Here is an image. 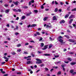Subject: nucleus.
<instances>
[{"instance_id": "37998d69", "label": "nucleus", "mask_w": 76, "mask_h": 76, "mask_svg": "<svg viewBox=\"0 0 76 76\" xmlns=\"http://www.w3.org/2000/svg\"><path fill=\"white\" fill-rule=\"evenodd\" d=\"M1 73H3V74L6 73V72L4 71H1Z\"/></svg>"}, {"instance_id": "a211bd4d", "label": "nucleus", "mask_w": 76, "mask_h": 76, "mask_svg": "<svg viewBox=\"0 0 76 76\" xmlns=\"http://www.w3.org/2000/svg\"><path fill=\"white\" fill-rule=\"evenodd\" d=\"M69 41L72 42H75V41L73 40L69 39Z\"/></svg>"}, {"instance_id": "7c9ffc66", "label": "nucleus", "mask_w": 76, "mask_h": 76, "mask_svg": "<svg viewBox=\"0 0 76 76\" xmlns=\"http://www.w3.org/2000/svg\"><path fill=\"white\" fill-rule=\"evenodd\" d=\"M67 60H69V61H72V59H71V58H68Z\"/></svg>"}, {"instance_id": "4be33fe9", "label": "nucleus", "mask_w": 76, "mask_h": 76, "mask_svg": "<svg viewBox=\"0 0 76 76\" xmlns=\"http://www.w3.org/2000/svg\"><path fill=\"white\" fill-rule=\"evenodd\" d=\"M64 37H66V38H67L68 39H69V36L67 35H64Z\"/></svg>"}, {"instance_id": "8fccbe9b", "label": "nucleus", "mask_w": 76, "mask_h": 76, "mask_svg": "<svg viewBox=\"0 0 76 76\" xmlns=\"http://www.w3.org/2000/svg\"><path fill=\"white\" fill-rule=\"evenodd\" d=\"M36 60L37 61H41V60L40 59H39V58H37Z\"/></svg>"}, {"instance_id": "5701e85b", "label": "nucleus", "mask_w": 76, "mask_h": 76, "mask_svg": "<svg viewBox=\"0 0 76 76\" xmlns=\"http://www.w3.org/2000/svg\"><path fill=\"white\" fill-rule=\"evenodd\" d=\"M4 59H6V60H9V59L8 58H7L6 56H4Z\"/></svg>"}, {"instance_id": "4d7b16f0", "label": "nucleus", "mask_w": 76, "mask_h": 76, "mask_svg": "<svg viewBox=\"0 0 76 76\" xmlns=\"http://www.w3.org/2000/svg\"><path fill=\"white\" fill-rule=\"evenodd\" d=\"M67 10L68 11H69V10H70V7H69L68 8H67Z\"/></svg>"}, {"instance_id": "0eeeda50", "label": "nucleus", "mask_w": 76, "mask_h": 76, "mask_svg": "<svg viewBox=\"0 0 76 76\" xmlns=\"http://www.w3.org/2000/svg\"><path fill=\"white\" fill-rule=\"evenodd\" d=\"M32 13V12H30L29 13H27L26 15V16H30V15H31V14Z\"/></svg>"}, {"instance_id": "aec40b11", "label": "nucleus", "mask_w": 76, "mask_h": 76, "mask_svg": "<svg viewBox=\"0 0 76 76\" xmlns=\"http://www.w3.org/2000/svg\"><path fill=\"white\" fill-rule=\"evenodd\" d=\"M51 27H52V26H48V25H46L47 28H51Z\"/></svg>"}, {"instance_id": "c9c22d12", "label": "nucleus", "mask_w": 76, "mask_h": 76, "mask_svg": "<svg viewBox=\"0 0 76 76\" xmlns=\"http://www.w3.org/2000/svg\"><path fill=\"white\" fill-rule=\"evenodd\" d=\"M23 54H28V53L27 52H24V53H23Z\"/></svg>"}, {"instance_id": "e433bc0d", "label": "nucleus", "mask_w": 76, "mask_h": 76, "mask_svg": "<svg viewBox=\"0 0 76 76\" xmlns=\"http://www.w3.org/2000/svg\"><path fill=\"white\" fill-rule=\"evenodd\" d=\"M11 54H12V55H15V54H16L15 52H13L11 53Z\"/></svg>"}, {"instance_id": "c85d7f7f", "label": "nucleus", "mask_w": 76, "mask_h": 76, "mask_svg": "<svg viewBox=\"0 0 76 76\" xmlns=\"http://www.w3.org/2000/svg\"><path fill=\"white\" fill-rule=\"evenodd\" d=\"M36 34L37 35H40V33H39V32H36Z\"/></svg>"}, {"instance_id": "f03ea898", "label": "nucleus", "mask_w": 76, "mask_h": 76, "mask_svg": "<svg viewBox=\"0 0 76 76\" xmlns=\"http://www.w3.org/2000/svg\"><path fill=\"white\" fill-rule=\"evenodd\" d=\"M64 23H65V21L64 20H61V21L60 22V24Z\"/></svg>"}, {"instance_id": "13d9d810", "label": "nucleus", "mask_w": 76, "mask_h": 76, "mask_svg": "<svg viewBox=\"0 0 76 76\" xmlns=\"http://www.w3.org/2000/svg\"><path fill=\"white\" fill-rule=\"evenodd\" d=\"M42 38L41 37L39 39V41H42Z\"/></svg>"}, {"instance_id": "603ef678", "label": "nucleus", "mask_w": 76, "mask_h": 76, "mask_svg": "<svg viewBox=\"0 0 76 76\" xmlns=\"http://www.w3.org/2000/svg\"><path fill=\"white\" fill-rule=\"evenodd\" d=\"M55 3L56 4H58V2H57L56 1H55Z\"/></svg>"}, {"instance_id": "6e6d98bb", "label": "nucleus", "mask_w": 76, "mask_h": 76, "mask_svg": "<svg viewBox=\"0 0 76 76\" xmlns=\"http://www.w3.org/2000/svg\"><path fill=\"white\" fill-rule=\"evenodd\" d=\"M69 61H64V63H67V64H68V63H69Z\"/></svg>"}, {"instance_id": "09e8293b", "label": "nucleus", "mask_w": 76, "mask_h": 76, "mask_svg": "<svg viewBox=\"0 0 76 76\" xmlns=\"http://www.w3.org/2000/svg\"><path fill=\"white\" fill-rule=\"evenodd\" d=\"M17 74L18 75H20V74H21V72H17Z\"/></svg>"}, {"instance_id": "6e6552de", "label": "nucleus", "mask_w": 76, "mask_h": 76, "mask_svg": "<svg viewBox=\"0 0 76 76\" xmlns=\"http://www.w3.org/2000/svg\"><path fill=\"white\" fill-rule=\"evenodd\" d=\"M73 19H71L69 21V24H71V23H72V22H73Z\"/></svg>"}, {"instance_id": "338daca9", "label": "nucleus", "mask_w": 76, "mask_h": 76, "mask_svg": "<svg viewBox=\"0 0 76 76\" xmlns=\"http://www.w3.org/2000/svg\"><path fill=\"white\" fill-rule=\"evenodd\" d=\"M18 12H21V10L20 9H18Z\"/></svg>"}, {"instance_id": "680f3d73", "label": "nucleus", "mask_w": 76, "mask_h": 76, "mask_svg": "<svg viewBox=\"0 0 76 76\" xmlns=\"http://www.w3.org/2000/svg\"><path fill=\"white\" fill-rule=\"evenodd\" d=\"M29 27H32L31 25H29L28 26V28H29Z\"/></svg>"}, {"instance_id": "6ab92c4d", "label": "nucleus", "mask_w": 76, "mask_h": 76, "mask_svg": "<svg viewBox=\"0 0 76 76\" xmlns=\"http://www.w3.org/2000/svg\"><path fill=\"white\" fill-rule=\"evenodd\" d=\"M58 40L60 42H63V40H62V39H60Z\"/></svg>"}, {"instance_id": "393cba45", "label": "nucleus", "mask_w": 76, "mask_h": 76, "mask_svg": "<svg viewBox=\"0 0 76 76\" xmlns=\"http://www.w3.org/2000/svg\"><path fill=\"white\" fill-rule=\"evenodd\" d=\"M71 11H72V12H73L74 11H76V8H75L72 9L71 10Z\"/></svg>"}, {"instance_id": "412c9836", "label": "nucleus", "mask_w": 76, "mask_h": 76, "mask_svg": "<svg viewBox=\"0 0 76 76\" xmlns=\"http://www.w3.org/2000/svg\"><path fill=\"white\" fill-rule=\"evenodd\" d=\"M41 45H40V47H42L44 45V43H41Z\"/></svg>"}, {"instance_id": "2eb2a0df", "label": "nucleus", "mask_w": 76, "mask_h": 76, "mask_svg": "<svg viewBox=\"0 0 76 76\" xmlns=\"http://www.w3.org/2000/svg\"><path fill=\"white\" fill-rule=\"evenodd\" d=\"M23 8H24V9H28V7L27 6H24L23 7Z\"/></svg>"}, {"instance_id": "f257e3e1", "label": "nucleus", "mask_w": 76, "mask_h": 76, "mask_svg": "<svg viewBox=\"0 0 76 76\" xmlns=\"http://www.w3.org/2000/svg\"><path fill=\"white\" fill-rule=\"evenodd\" d=\"M69 19H72V18H75V15L72 14L69 17Z\"/></svg>"}, {"instance_id": "a878e982", "label": "nucleus", "mask_w": 76, "mask_h": 76, "mask_svg": "<svg viewBox=\"0 0 76 76\" xmlns=\"http://www.w3.org/2000/svg\"><path fill=\"white\" fill-rule=\"evenodd\" d=\"M69 54H74V53L72 52H69Z\"/></svg>"}, {"instance_id": "052dcab7", "label": "nucleus", "mask_w": 76, "mask_h": 76, "mask_svg": "<svg viewBox=\"0 0 76 76\" xmlns=\"http://www.w3.org/2000/svg\"><path fill=\"white\" fill-rule=\"evenodd\" d=\"M44 66V64H42L40 65V67H42V66Z\"/></svg>"}, {"instance_id": "864d4df0", "label": "nucleus", "mask_w": 76, "mask_h": 76, "mask_svg": "<svg viewBox=\"0 0 76 76\" xmlns=\"http://www.w3.org/2000/svg\"><path fill=\"white\" fill-rule=\"evenodd\" d=\"M45 69L47 71V70H48V68H47V67H45Z\"/></svg>"}, {"instance_id": "a19ab883", "label": "nucleus", "mask_w": 76, "mask_h": 76, "mask_svg": "<svg viewBox=\"0 0 76 76\" xmlns=\"http://www.w3.org/2000/svg\"><path fill=\"white\" fill-rule=\"evenodd\" d=\"M34 12H35V13H38V10H34Z\"/></svg>"}, {"instance_id": "423d86ee", "label": "nucleus", "mask_w": 76, "mask_h": 76, "mask_svg": "<svg viewBox=\"0 0 76 76\" xmlns=\"http://www.w3.org/2000/svg\"><path fill=\"white\" fill-rule=\"evenodd\" d=\"M13 3H14V4H15L16 5V6H18V1H17L15 2H13Z\"/></svg>"}, {"instance_id": "dca6fc26", "label": "nucleus", "mask_w": 76, "mask_h": 76, "mask_svg": "<svg viewBox=\"0 0 76 76\" xmlns=\"http://www.w3.org/2000/svg\"><path fill=\"white\" fill-rule=\"evenodd\" d=\"M63 37L61 36H59L58 38H57V40H58L59 39H62Z\"/></svg>"}, {"instance_id": "5fc2aeb1", "label": "nucleus", "mask_w": 76, "mask_h": 76, "mask_svg": "<svg viewBox=\"0 0 76 76\" xmlns=\"http://www.w3.org/2000/svg\"><path fill=\"white\" fill-rule=\"evenodd\" d=\"M32 47H33L32 46H31V45H29V48H32Z\"/></svg>"}, {"instance_id": "4468645a", "label": "nucleus", "mask_w": 76, "mask_h": 76, "mask_svg": "<svg viewBox=\"0 0 76 76\" xmlns=\"http://www.w3.org/2000/svg\"><path fill=\"white\" fill-rule=\"evenodd\" d=\"M35 26H37V24H32L31 25V27H35Z\"/></svg>"}, {"instance_id": "bb28decb", "label": "nucleus", "mask_w": 76, "mask_h": 76, "mask_svg": "<svg viewBox=\"0 0 76 76\" xmlns=\"http://www.w3.org/2000/svg\"><path fill=\"white\" fill-rule=\"evenodd\" d=\"M33 52H32L31 53V55L32 56V57H35V55L33 54Z\"/></svg>"}, {"instance_id": "1a4fd4ad", "label": "nucleus", "mask_w": 76, "mask_h": 76, "mask_svg": "<svg viewBox=\"0 0 76 76\" xmlns=\"http://www.w3.org/2000/svg\"><path fill=\"white\" fill-rule=\"evenodd\" d=\"M48 48V47H47V46L45 45V46L44 48H42V50H46L47 48Z\"/></svg>"}, {"instance_id": "9b49d317", "label": "nucleus", "mask_w": 76, "mask_h": 76, "mask_svg": "<svg viewBox=\"0 0 76 76\" xmlns=\"http://www.w3.org/2000/svg\"><path fill=\"white\" fill-rule=\"evenodd\" d=\"M36 63H37V64H41V63H42V62L41 61H37L36 62Z\"/></svg>"}, {"instance_id": "c03bdc74", "label": "nucleus", "mask_w": 76, "mask_h": 76, "mask_svg": "<svg viewBox=\"0 0 76 76\" xmlns=\"http://www.w3.org/2000/svg\"><path fill=\"white\" fill-rule=\"evenodd\" d=\"M18 29V26H16V28H15L14 30H16V29Z\"/></svg>"}, {"instance_id": "4c0bfd02", "label": "nucleus", "mask_w": 76, "mask_h": 76, "mask_svg": "<svg viewBox=\"0 0 76 76\" xmlns=\"http://www.w3.org/2000/svg\"><path fill=\"white\" fill-rule=\"evenodd\" d=\"M31 63V61H28L27 62V64H29Z\"/></svg>"}, {"instance_id": "f704fd0d", "label": "nucleus", "mask_w": 76, "mask_h": 76, "mask_svg": "<svg viewBox=\"0 0 76 76\" xmlns=\"http://www.w3.org/2000/svg\"><path fill=\"white\" fill-rule=\"evenodd\" d=\"M53 47V46L52 45H49V48H51V47Z\"/></svg>"}, {"instance_id": "ddd939ff", "label": "nucleus", "mask_w": 76, "mask_h": 76, "mask_svg": "<svg viewBox=\"0 0 76 76\" xmlns=\"http://www.w3.org/2000/svg\"><path fill=\"white\" fill-rule=\"evenodd\" d=\"M69 16V14H67L65 16V18H67Z\"/></svg>"}, {"instance_id": "49530a36", "label": "nucleus", "mask_w": 76, "mask_h": 76, "mask_svg": "<svg viewBox=\"0 0 76 76\" xmlns=\"http://www.w3.org/2000/svg\"><path fill=\"white\" fill-rule=\"evenodd\" d=\"M29 45V43H26L25 45Z\"/></svg>"}, {"instance_id": "f3484780", "label": "nucleus", "mask_w": 76, "mask_h": 76, "mask_svg": "<svg viewBox=\"0 0 76 76\" xmlns=\"http://www.w3.org/2000/svg\"><path fill=\"white\" fill-rule=\"evenodd\" d=\"M43 55L45 56H50V54H45Z\"/></svg>"}, {"instance_id": "a18cd8bd", "label": "nucleus", "mask_w": 76, "mask_h": 76, "mask_svg": "<svg viewBox=\"0 0 76 76\" xmlns=\"http://www.w3.org/2000/svg\"><path fill=\"white\" fill-rule=\"evenodd\" d=\"M5 63H6V62H3L2 63L1 65H4V64H5Z\"/></svg>"}, {"instance_id": "39448f33", "label": "nucleus", "mask_w": 76, "mask_h": 76, "mask_svg": "<svg viewBox=\"0 0 76 76\" xmlns=\"http://www.w3.org/2000/svg\"><path fill=\"white\" fill-rule=\"evenodd\" d=\"M55 64H61V62L60 61H58V62H54Z\"/></svg>"}, {"instance_id": "f8f14e48", "label": "nucleus", "mask_w": 76, "mask_h": 76, "mask_svg": "<svg viewBox=\"0 0 76 76\" xmlns=\"http://www.w3.org/2000/svg\"><path fill=\"white\" fill-rule=\"evenodd\" d=\"M26 16H23L21 18V19L22 20H23V19H25V18Z\"/></svg>"}, {"instance_id": "3c124183", "label": "nucleus", "mask_w": 76, "mask_h": 76, "mask_svg": "<svg viewBox=\"0 0 76 76\" xmlns=\"http://www.w3.org/2000/svg\"><path fill=\"white\" fill-rule=\"evenodd\" d=\"M59 57V55H57V56H55V58H57V57Z\"/></svg>"}, {"instance_id": "ea45409f", "label": "nucleus", "mask_w": 76, "mask_h": 76, "mask_svg": "<svg viewBox=\"0 0 76 76\" xmlns=\"http://www.w3.org/2000/svg\"><path fill=\"white\" fill-rule=\"evenodd\" d=\"M4 6L5 7H8V4H5L4 5Z\"/></svg>"}, {"instance_id": "473e14b6", "label": "nucleus", "mask_w": 76, "mask_h": 76, "mask_svg": "<svg viewBox=\"0 0 76 76\" xmlns=\"http://www.w3.org/2000/svg\"><path fill=\"white\" fill-rule=\"evenodd\" d=\"M21 46V45L20 44H18L17 45V47H20Z\"/></svg>"}, {"instance_id": "bf43d9fd", "label": "nucleus", "mask_w": 76, "mask_h": 76, "mask_svg": "<svg viewBox=\"0 0 76 76\" xmlns=\"http://www.w3.org/2000/svg\"><path fill=\"white\" fill-rule=\"evenodd\" d=\"M32 4V2H31V1H30L29 2V5H31V4Z\"/></svg>"}, {"instance_id": "0e129e2a", "label": "nucleus", "mask_w": 76, "mask_h": 76, "mask_svg": "<svg viewBox=\"0 0 76 76\" xmlns=\"http://www.w3.org/2000/svg\"><path fill=\"white\" fill-rule=\"evenodd\" d=\"M17 51H18V52H20V51H21V50L18 49V50Z\"/></svg>"}, {"instance_id": "774afa93", "label": "nucleus", "mask_w": 76, "mask_h": 76, "mask_svg": "<svg viewBox=\"0 0 76 76\" xmlns=\"http://www.w3.org/2000/svg\"><path fill=\"white\" fill-rule=\"evenodd\" d=\"M58 10L60 12H61V11H62V10H61V9H59Z\"/></svg>"}, {"instance_id": "58836bf2", "label": "nucleus", "mask_w": 76, "mask_h": 76, "mask_svg": "<svg viewBox=\"0 0 76 76\" xmlns=\"http://www.w3.org/2000/svg\"><path fill=\"white\" fill-rule=\"evenodd\" d=\"M73 72V70H71L70 71V73H72Z\"/></svg>"}, {"instance_id": "9d476101", "label": "nucleus", "mask_w": 76, "mask_h": 76, "mask_svg": "<svg viewBox=\"0 0 76 76\" xmlns=\"http://www.w3.org/2000/svg\"><path fill=\"white\" fill-rule=\"evenodd\" d=\"M76 62H73L71 63L70 64L71 65H75V64H76Z\"/></svg>"}, {"instance_id": "7ed1b4c3", "label": "nucleus", "mask_w": 76, "mask_h": 76, "mask_svg": "<svg viewBox=\"0 0 76 76\" xmlns=\"http://www.w3.org/2000/svg\"><path fill=\"white\" fill-rule=\"evenodd\" d=\"M57 18H56V16H54L53 17V20H57Z\"/></svg>"}, {"instance_id": "cd10ccee", "label": "nucleus", "mask_w": 76, "mask_h": 76, "mask_svg": "<svg viewBox=\"0 0 76 76\" xmlns=\"http://www.w3.org/2000/svg\"><path fill=\"white\" fill-rule=\"evenodd\" d=\"M57 11H58V8H56L55 10H54V11L55 12H57Z\"/></svg>"}, {"instance_id": "b1692460", "label": "nucleus", "mask_w": 76, "mask_h": 76, "mask_svg": "<svg viewBox=\"0 0 76 76\" xmlns=\"http://www.w3.org/2000/svg\"><path fill=\"white\" fill-rule=\"evenodd\" d=\"M48 19V17H45L43 19L44 21H45Z\"/></svg>"}, {"instance_id": "79ce46f5", "label": "nucleus", "mask_w": 76, "mask_h": 76, "mask_svg": "<svg viewBox=\"0 0 76 76\" xmlns=\"http://www.w3.org/2000/svg\"><path fill=\"white\" fill-rule=\"evenodd\" d=\"M37 53H38V54H41V53H42V52H41V51H37Z\"/></svg>"}, {"instance_id": "2f4dec72", "label": "nucleus", "mask_w": 76, "mask_h": 76, "mask_svg": "<svg viewBox=\"0 0 76 76\" xmlns=\"http://www.w3.org/2000/svg\"><path fill=\"white\" fill-rule=\"evenodd\" d=\"M13 10V11H14L15 12H18V10L16 9H14Z\"/></svg>"}, {"instance_id": "20e7f679", "label": "nucleus", "mask_w": 76, "mask_h": 76, "mask_svg": "<svg viewBox=\"0 0 76 76\" xmlns=\"http://www.w3.org/2000/svg\"><path fill=\"white\" fill-rule=\"evenodd\" d=\"M9 11H10V9H7L5 10V12L6 13H8L9 12Z\"/></svg>"}, {"instance_id": "e2e57ef3", "label": "nucleus", "mask_w": 76, "mask_h": 76, "mask_svg": "<svg viewBox=\"0 0 76 76\" xmlns=\"http://www.w3.org/2000/svg\"><path fill=\"white\" fill-rule=\"evenodd\" d=\"M61 66L62 67H63V68L64 67V65H63V64H62L61 65Z\"/></svg>"}, {"instance_id": "72a5a7b5", "label": "nucleus", "mask_w": 76, "mask_h": 76, "mask_svg": "<svg viewBox=\"0 0 76 76\" xmlns=\"http://www.w3.org/2000/svg\"><path fill=\"white\" fill-rule=\"evenodd\" d=\"M61 73V71H59L58 72V75H60Z\"/></svg>"}, {"instance_id": "69168bd1", "label": "nucleus", "mask_w": 76, "mask_h": 76, "mask_svg": "<svg viewBox=\"0 0 76 76\" xmlns=\"http://www.w3.org/2000/svg\"><path fill=\"white\" fill-rule=\"evenodd\" d=\"M76 72H74V73H72V75H76Z\"/></svg>"}, {"instance_id": "c756f323", "label": "nucleus", "mask_w": 76, "mask_h": 76, "mask_svg": "<svg viewBox=\"0 0 76 76\" xmlns=\"http://www.w3.org/2000/svg\"><path fill=\"white\" fill-rule=\"evenodd\" d=\"M53 68H54V69H57V68H58V66H53Z\"/></svg>"}, {"instance_id": "de8ad7c7", "label": "nucleus", "mask_w": 76, "mask_h": 76, "mask_svg": "<svg viewBox=\"0 0 76 76\" xmlns=\"http://www.w3.org/2000/svg\"><path fill=\"white\" fill-rule=\"evenodd\" d=\"M60 4L61 5H63V4H64V3L62 2H61Z\"/></svg>"}]
</instances>
